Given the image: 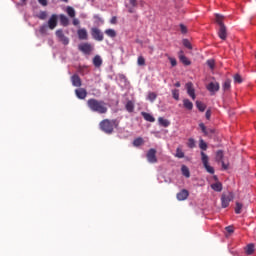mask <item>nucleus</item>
Wrapping results in <instances>:
<instances>
[{"label":"nucleus","mask_w":256,"mask_h":256,"mask_svg":"<svg viewBox=\"0 0 256 256\" xmlns=\"http://www.w3.org/2000/svg\"><path fill=\"white\" fill-rule=\"evenodd\" d=\"M87 107L92 113H98V115H106L109 112L108 104L103 100L95 98L87 100Z\"/></svg>","instance_id":"f257e3e1"},{"label":"nucleus","mask_w":256,"mask_h":256,"mask_svg":"<svg viewBox=\"0 0 256 256\" xmlns=\"http://www.w3.org/2000/svg\"><path fill=\"white\" fill-rule=\"evenodd\" d=\"M101 131L107 135H111L114 129L119 127V122L117 120L104 119L99 123Z\"/></svg>","instance_id":"f03ea898"},{"label":"nucleus","mask_w":256,"mask_h":256,"mask_svg":"<svg viewBox=\"0 0 256 256\" xmlns=\"http://www.w3.org/2000/svg\"><path fill=\"white\" fill-rule=\"evenodd\" d=\"M216 23L219 25L218 36L225 41L227 39V27L223 23V17L220 14H216Z\"/></svg>","instance_id":"7ed1b4c3"},{"label":"nucleus","mask_w":256,"mask_h":256,"mask_svg":"<svg viewBox=\"0 0 256 256\" xmlns=\"http://www.w3.org/2000/svg\"><path fill=\"white\" fill-rule=\"evenodd\" d=\"M200 155H201V161L207 173H210V175H213L215 173V169L209 165V156H207L205 152H201Z\"/></svg>","instance_id":"20e7f679"},{"label":"nucleus","mask_w":256,"mask_h":256,"mask_svg":"<svg viewBox=\"0 0 256 256\" xmlns=\"http://www.w3.org/2000/svg\"><path fill=\"white\" fill-rule=\"evenodd\" d=\"M233 199H235V195L233 194V192L222 194L221 203H222L223 209H226V207L229 205V203H231V201H233Z\"/></svg>","instance_id":"39448f33"},{"label":"nucleus","mask_w":256,"mask_h":256,"mask_svg":"<svg viewBox=\"0 0 256 256\" xmlns=\"http://www.w3.org/2000/svg\"><path fill=\"white\" fill-rule=\"evenodd\" d=\"M55 35H56L58 41L62 45H68L69 44V37L65 36V33L63 32V29L56 30Z\"/></svg>","instance_id":"423d86ee"},{"label":"nucleus","mask_w":256,"mask_h":256,"mask_svg":"<svg viewBox=\"0 0 256 256\" xmlns=\"http://www.w3.org/2000/svg\"><path fill=\"white\" fill-rule=\"evenodd\" d=\"M58 21L59 16L57 14H52L46 24L48 26V29H50V31H53L57 27Z\"/></svg>","instance_id":"0eeeda50"},{"label":"nucleus","mask_w":256,"mask_h":256,"mask_svg":"<svg viewBox=\"0 0 256 256\" xmlns=\"http://www.w3.org/2000/svg\"><path fill=\"white\" fill-rule=\"evenodd\" d=\"M223 157H224V155H223L222 150H218V151L216 152V157H215V159H216L217 163H221L222 169H223L224 171H227V169H229V163H225V161H223Z\"/></svg>","instance_id":"6e6552de"},{"label":"nucleus","mask_w":256,"mask_h":256,"mask_svg":"<svg viewBox=\"0 0 256 256\" xmlns=\"http://www.w3.org/2000/svg\"><path fill=\"white\" fill-rule=\"evenodd\" d=\"M79 51L84 53L85 55H90L91 51H93V46L90 43H82L78 46Z\"/></svg>","instance_id":"1a4fd4ad"},{"label":"nucleus","mask_w":256,"mask_h":256,"mask_svg":"<svg viewBox=\"0 0 256 256\" xmlns=\"http://www.w3.org/2000/svg\"><path fill=\"white\" fill-rule=\"evenodd\" d=\"M146 158L149 163H157V150L155 148L148 150Z\"/></svg>","instance_id":"9d476101"},{"label":"nucleus","mask_w":256,"mask_h":256,"mask_svg":"<svg viewBox=\"0 0 256 256\" xmlns=\"http://www.w3.org/2000/svg\"><path fill=\"white\" fill-rule=\"evenodd\" d=\"M91 35L95 41H103L104 39L103 32L99 28H91Z\"/></svg>","instance_id":"9b49d317"},{"label":"nucleus","mask_w":256,"mask_h":256,"mask_svg":"<svg viewBox=\"0 0 256 256\" xmlns=\"http://www.w3.org/2000/svg\"><path fill=\"white\" fill-rule=\"evenodd\" d=\"M206 89L212 94L215 95L219 89H221V86L219 85V82H210Z\"/></svg>","instance_id":"f8f14e48"},{"label":"nucleus","mask_w":256,"mask_h":256,"mask_svg":"<svg viewBox=\"0 0 256 256\" xmlns=\"http://www.w3.org/2000/svg\"><path fill=\"white\" fill-rule=\"evenodd\" d=\"M186 91H187V94L189 95V97H191V99L193 101H195V99H196L195 88L193 87V83L192 82L186 83Z\"/></svg>","instance_id":"ddd939ff"},{"label":"nucleus","mask_w":256,"mask_h":256,"mask_svg":"<svg viewBox=\"0 0 256 256\" xmlns=\"http://www.w3.org/2000/svg\"><path fill=\"white\" fill-rule=\"evenodd\" d=\"M77 35H78V39H80V41H87V39L89 38V34L87 33V29L85 28H81L77 31Z\"/></svg>","instance_id":"4468645a"},{"label":"nucleus","mask_w":256,"mask_h":256,"mask_svg":"<svg viewBox=\"0 0 256 256\" xmlns=\"http://www.w3.org/2000/svg\"><path fill=\"white\" fill-rule=\"evenodd\" d=\"M75 95L78 99H85L87 97V90L85 88H78L75 90Z\"/></svg>","instance_id":"2eb2a0df"},{"label":"nucleus","mask_w":256,"mask_h":256,"mask_svg":"<svg viewBox=\"0 0 256 256\" xmlns=\"http://www.w3.org/2000/svg\"><path fill=\"white\" fill-rule=\"evenodd\" d=\"M178 57H179V60L181 61V63H183V65H186V66L191 65V60H189V58H187L185 55H183V50H181L178 53Z\"/></svg>","instance_id":"dca6fc26"},{"label":"nucleus","mask_w":256,"mask_h":256,"mask_svg":"<svg viewBox=\"0 0 256 256\" xmlns=\"http://www.w3.org/2000/svg\"><path fill=\"white\" fill-rule=\"evenodd\" d=\"M176 197L178 201H185L189 197V191H187L186 189H183L177 194Z\"/></svg>","instance_id":"f3484780"},{"label":"nucleus","mask_w":256,"mask_h":256,"mask_svg":"<svg viewBox=\"0 0 256 256\" xmlns=\"http://www.w3.org/2000/svg\"><path fill=\"white\" fill-rule=\"evenodd\" d=\"M71 81H72L73 87H81V85H82L81 77H79V75H77V74H74L71 77Z\"/></svg>","instance_id":"a211bd4d"},{"label":"nucleus","mask_w":256,"mask_h":256,"mask_svg":"<svg viewBox=\"0 0 256 256\" xmlns=\"http://www.w3.org/2000/svg\"><path fill=\"white\" fill-rule=\"evenodd\" d=\"M137 0H129V4L126 6L128 9V12L130 13H136L135 8L137 7Z\"/></svg>","instance_id":"6ab92c4d"},{"label":"nucleus","mask_w":256,"mask_h":256,"mask_svg":"<svg viewBox=\"0 0 256 256\" xmlns=\"http://www.w3.org/2000/svg\"><path fill=\"white\" fill-rule=\"evenodd\" d=\"M142 117L145 119V121H148L149 123H155V117L147 112H141Z\"/></svg>","instance_id":"aec40b11"},{"label":"nucleus","mask_w":256,"mask_h":256,"mask_svg":"<svg viewBox=\"0 0 256 256\" xmlns=\"http://www.w3.org/2000/svg\"><path fill=\"white\" fill-rule=\"evenodd\" d=\"M60 23L63 27L69 26V18L65 16L64 14L59 15Z\"/></svg>","instance_id":"412c9836"},{"label":"nucleus","mask_w":256,"mask_h":256,"mask_svg":"<svg viewBox=\"0 0 256 256\" xmlns=\"http://www.w3.org/2000/svg\"><path fill=\"white\" fill-rule=\"evenodd\" d=\"M183 107L187 109V111H193V102L191 100L185 98L183 100Z\"/></svg>","instance_id":"4be33fe9"},{"label":"nucleus","mask_w":256,"mask_h":256,"mask_svg":"<svg viewBox=\"0 0 256 256\" xmlns=\"http://www.w3.org/2000/svg\"><path fill=\"white\" fill-rule=\"evenodd\" d=\"M211 189L217 193H221V191H223V184H221V182H216L211 185Z\"/></svg>","instance_id":"5701e85b"},{"label":"nucleus","mask_w":256,"mask_h":256,"mask_svg":"<svg viewBox=\"0 0 256 256\" xmlns=\"http://www.w3.org/2000/svg\"><path fill=\"white\" fill-rule=\"evenodd\" d=\"M93 65L96 67H101V65H103V59H101V56L96 55L93 58Z\"/></svg>","instance_id":"b1692460"},{"label":"nucleus","mask_w":256,"mask_h":256,"mask_svg":"<svg viewBox=\"0 0 256 256\" xmlns=\"http://www.w3.org/2000/svg\"><path fill=\"white\" fill-rule=\"evenodd\" d=\"M181 172L184 177L189 179L191 177V172L189 171V168L186 165H182L181 167Z\"/></svg>","instance_id":"393cba45"},{"label":"nucleus","mask_w":256,"mask_h":256,"mask_svg":"<svg viewBox=\"0 0 256 256\" xmlns=\"http://www.w3.org/2000/svg\"><path fill=\"white\" fill-rule=\"evenodd\" d=\"M158 123H159V125H161V127H169V125H171V122H169V120H167L163 117L158 118Z\"/></svg>","instance_id":"a878e982"},{"label":"nucleus","mask_w":256,"mask_h":256,"mask_svg":"<svg viewBox=\"0 0 256 256\" xmlns=\"http://www.w3.org/2000/svg\"><path fill=\"white\" fill-rule=\"evenodd\" d=\"M246 255H253L255 253V245L254 244H248L245 248Z\"/></svg>","instance_id":"bb28decb"},{"label":"nucleus","mask_w":256,"mask_h":256,"mask_svg":"<svg viewBox=\"0 0 256 256\" xmlns=\"http://www.w3.org/2000/svg\"><path fill=\"white\" fill-rule=\"evenodd\" d=\"M223 91H231V79L225 80V82L222 85Z\"/></svg>","instance_id":"cd10ccee"},{"label":"nucleus","mask_w":256,"mask_h":256,"mask_svg":"<svg viewBox=\"0 0 256 256\" xmlns=\"http://www.w3.org/2000/svg\"><path fill=\"white\" fill-rule=\"evenodd\" d=\"M126 111H128V113H133V111H135V104H133L132 101H128L126 103Z\"/></svg>","instance_id":"c85d7f7f"},{"label":"nucleus","mask_w":256,"mask_h":256,"mask_svg":"<svg viewBox=\"0 0 256 256\" xmlns=\"http://www.w3.org/2000/svg\"><path fill=\"white\" fill-rule=\"evenodd\" d=\"M105 35H107L108 37H111L112 39L117 37V32L113 29H106L105 30Z\"/></svg>","instance_id":"c756f323"},{"label":"nucleus","mask_w":256,"mask_h":256,"mask_svg":"<svg viewBox=\"0 0 256 256\" xmlns=\"http://www.w3.org/2000/svg\"><path fill=\"white\" fill-rule=\"evenodd\" d=\"M196 107H197L198 111H201V113H203V111H205V109H207V106L199 100L196 101Z\"/></svg>","instance_id":"7c9ffc66"},{"label":"nucleus","mask_w":256,"mask_h":256,"mask_svg":"<svg viewBox=\"0 0 256 256\" xmlns=\"http://www.w3.org/2000/svg\"><path fill=\"white\" fill-rule=\"evenodd\" d=\"M49 29V26L47 24H43L39 27V33L41 35H47V31Z\"/></svg>","instance_id":"2f4dec72"},{"label":"nucleus","mask_w":256,"mask_h":256,"mask_svg":"<svg viewBox=\"0 0 256 256\" xmlns=\"http://www.w3.org/2000/svg\"><path fill=\"white\" fill-rule=\"evenodd\" d=\"M175 157H177L178 159H183V157H185V152L181 148L178 147L176 149Z\"/></svg>","instance_id":"473e14b6"},{"label":"nucleus","mask_w":256,"mask_h":256,"mask_svg":"<svg viewBox=\"0 0 256 256\" xmlns=\"http://www.w3.org/2000/svg\"><path fill=\"white\" fill-rule=\"evenodd\" d=\"M36 17L41 21H45V19H47V11H40L39 14L36 15Z\"/></svg>","instance_id":"72a5a7b5"},{"label":"nucleus","mask_w":256,"mask_h":256,"mask_svg":"<svg viewBox=\"0 0 256 256\" xmlns=\"http://www.w3.org/2000/svg\"><path fill=\"white\" fill-rule=\"evenodd\" d=\"M66 13L71 18L75 17V9L73 7L68 6L66 9Z\"/></svg>","instance_id":"f704fd0d"},{"label":"nucleus","mask_w":256,"mask_h":256,"mask_svg":"<svg viewBox=\"0 0 256 256\" xmlns=\"http://www.w3.org/2000/svg\"><path fill=\"white\" fill-rule=\"evenodd\" d=\"M142 144H143V138L141 137H138L133 141L134 147H141Z\"/></svg>","instance_id":"c9c22d12"},{"label":"nucleus","mask_w":256,"mask_h":256,"mask_svg":"<svg viewBox=\"0 0 256 256\" xmlns=\"http://www.w3.org/2000/svg\"><path fill=\"white\" fill-rule=\"evenodd\" d=\"M243 209V204L236 202V207H235V213L236 215L241 214V210Z\"/></svg>","instance_id":"e433bc0d"},{"label":"nucleus","mask_w":256,"mask_h":256,"mask_svg":"<svg viewBox=\"0 0 256 256\" xmlns=\"http://www.w3.org/2000/svg\"><path fill=\"white\" fill-rule=\"evenodd\" d=\"M182 43L184 45V47H186V49H193V46L191 45V42L188 39H183Z\"/></svg>","instance_id":"4c0bfd02"},{"label":"nucleus","mask_w":256,"mask_h":256,"mask_svg":"<svg viewBox=\"0 0 256 256\" xmlns=\"http://www.w3.org/2000/svg\"><path fill=\"white\" fill-rule=\"evenodd\" d=\"M137 65H139V67H143L145 66V58L143 56H139L137 59Z\"/></svg>","instance_id":"58836bf2"},{"label":"nucleus","mask_w":256,"mask_h":256,"mask_svg":"<svg viewBox=\"0 0 256 256\" xmlns=\"http://www.w3.org/2000/svg\"><path fill=\"white\" fill-rule=\"evenodd\" d=\"M172 97H173V99H175L176 101H179V89H174V90H172Z\"/></svg>","instance_id":"ea45409f"},{"label":"nucleus","mask_w":256,"mask_h":256,"mask_svg":"<svg viewBox=\"0 0 256 256\" xmlns=\"http://www.w3.org/2000/svg\"><path fill=\"white\" fill-rule=\"evenodd\" d=\"M199 127H200L202 133H204V135H209V132L207 131V127H205L204 123H200Z\"/></svg>","instance_id":"a19ab883"},{"label":"nucleus","mask_w":256,"mask_h":256,"mask_svg":"<svg viewBox=\"0 0 256 256\" xmlns=\"http://www.w3.org/2000/svg\"><path fill=\"white\" fill-rule=\"evenodd\" d=\"M187 146H188L190 149H194V147H195V139L189 138L188 143H187Z\"/></svg>","instance_id":"79ce46f5"},{"label":"nucleus","mask_w":256,"mask_h":256,"mask_svg":"<svg viewBox=\"0 0 256 256\" xmlns=\"http://www.w3.org/2000/svg\"><path fill=\"white\" fill-rule=\"evenodd\" d=\"M199 147L202 151H207V143L204 140H200Z\"/></svg>","instance_id":"37998d69"},{"label":"nucleus","mask_w":256,"mask_h":256,"mask_svg":"<svg viewBox=\"0 0 256 256\" xmlns=\"http://www.w3.org/2000/svg\"><path fill=\"white\" fill-rule=\"evenodd\" d=\"M234 83H243V78H241V75L239 74L234 75Z\"/></svg>","instance_id":"c03bdc74"},{"label":"nucleus","mask_w":256,"mask_h":256,"mask_svg":"<svg viewBox=\"0 0 256 256\" xmlns=\"http://www.w3.org/2000/svg\"><path fill=\"white\" fill-rule=\"evenodd\" d=\"M148 99H149V101H151V102L155 101V99H157V94H155V92H150V93L148 94Z\"/></svg>","instance_id":"a18cd8bd"},{"label":"nucleus","mask_w":256,"mask_h":256,"mask_svg":"<svg viewBox=\"0 0 256 256\" xmlns=\"http://www.w3.org/2000/svg\"><path fill=\"white\" fill-rule=\"evenodd\" d=\"M206 63L208 65V67H210L211 69H215V60L210 59V60H207Z\"/></svg>","instance_id":"49530a36"},{"label":"nucleus","mask_w":256,"mask_h":256,"mask_svg":"<svg viewBox=\"0 0 256 256\" xmlns=\"http://www.w3.org/2000/svg\"><path fill=\"white\" fill-rule=\"evenodd\" d=\"M180 31L183 34L187 33V26L184 24H180Z\"/></svg>","instance_id":"de8ad7c7"},{"label":"nucleus","mask_w":256,"mask_h":256,"mask_svg":"<svg viewBox=\"0 0 256 256\" xmlns=\"http://www.w3.org/2000/svg\"><path fill=\"white\" fill-rule=\"evenodd\" d=\"M172 67H177V60L175 58H169Z\"/></svg>","instance_id":"09e8293b"},{"label":"nucleus","mask_w":256,"mask_h":256,"mask_svg":"<svg viewBox=\"0 0 256 256\" xmlns=\"http://www.w3.org/2000/svg\"><path fill=\"white\" fill-rule=\"evenodd\" d=\"M111 25H117V16H114L110 20Z\"/></svg>","instance_id":"8fccbe9b"},{"label":"nucleus","mask_w":256,"mask_h":256,"mask_svg":"<svg viewBox=\"0 0 256 256\" xmlns=\"http://www.w3.org/2000/svg\"><path fill=\"white\" fill-rule=\"evenodd\" d=\"M205 117H206V119H207L208 121H209V119H211V110H210V109H208V110L206 111Z\"/></svg>","instance_id":"3c124183"},{"label":"nucleus","mask_w":256,"mask_h":256,"mask_svg":"<svg viewBox=\"0 0 256 256\" xmlns=\"http://www.w3.org/2000/svg\"><path fill=\"white\" fill-rule=\"evenodd\" d=\"M38 3H40V5L43 7H47V0H38Z\"/></svg>","instance_id":"603ef678"},{"label":"nucleus","mask_w":256,"mask_h":256,"mask_svg":"<svg viewBox=\"0 0 256 256\" xmlns=\"http://www.w3.org/2000/svg\"><path fill=\"white\" fill-rule=\"evenodd\" d=\"M227 233H233L235 230L233 229V226L226 227Z\"/></svg>","instance_id":"864d4df0"},{"label":"nucleus","mask_w":256,"mask_h":256,"mask_svg":"<svg viewBox=\"0 0 256 256\" xmlns=\"http://www.w3.org/2000/svg\"><path fill=\"white\" fill-rule=\"evenodd\" d=\"M206 131L208 132V135H213V133H215V129L213 128H208Z\"/></svg>","instance_id":"5fc2aeb1"},{"label":"nucleus","mask_w":256,"mask_h":256,"mask_svg":"<svg viewBox=\"0 0 256 256\" xmlns=\"http://www.w3.org/2000/svg\"><path fill=\"white\" fill-rule=\"evenodd\" d=\"M73 25L77 26L79 25L81 22L79 21V19L77 18H74L73 21H72Z\"/></svg>","instance_id":"6e6d98bb"},{"label":"nucleus","mask_w":256,"mask_h":256,"mask_svg":"<svg viewBox=\"0 0 256 256\" xmlns=\"http://www.w3.org/2000/svg\"><path fill=\"white\" fill-rule=\"evenodd\" d=\"M174 87H181V82H176V83L174 84Z\"/></svg>","instance_id":"4d7b16f0"},{"label":"nucleus","mask_w":256,"mask_h":256,"mask_svg":"<svg viewBox=\"0 0 256 256\" xmlns=\"http://www.w3.org/2000/svg\"><path fill=\"white\" fill-rule=\"evenodd\" d=\"M94 19H98L99 21H101V18L99 17V15H94Z\"/></svg>","instance_id":"13d9d810"},{"label":"nucleus","mask_w":256,"mask_h":256,"mask_svg":"<svg viewBox=\"0 0 256 256\" xmlns=\"http://www.w3.org/2000/svg\"><path fill=\"white\" fill-rule=\"evenodd\" d=\"M62 1L63 3H69V0H60Z\"/></svg>","instance_id":"bf43d9fd"},{"label":"nucleus","mask_w":256,"mask_h":256,"mask_svg":"<svg viewBox=\"0 0 256 256\" xmlns=\"http://www.w3.org/2000/svg\"><path fill=\"white\" fill-rule=\"evenodd\" d=\"M21 1V3H25V1H27V0H20Z\"/></svg>","instance_id":"052dcab7"}]
</instances>
